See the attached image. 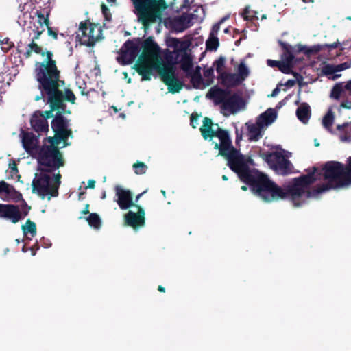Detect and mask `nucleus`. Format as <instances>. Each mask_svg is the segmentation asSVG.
Here are the masks:
<instances>
[{"mask_svg":"<svg viewBox=\"0 0 351 351\" xmlns=\"http://www.w3.org/2000/svg\"><path fill=\"white\" fill-rule=\"evenodd\" d=\"M191 45H177V65H180V68L186 75L191 72V68L193 67V58L191 54L184 52L181 58L178 60L179 51L186 50ZM193 47L194 45H192Z\"/></svg>","mask_w":351,"mask_h":351,"instance_id":"a211bd4d","label":"nucleus"},{"mask_svg":"<svg viewBox=\"0 0 351 351\" xmlns=\"http://www.w3.org/2000/svg\"><path fill=\"white\" fill-rule=\"evenodd\" d=\"M193 38L191 35L186 36L184 40L177 38V44H193Z\"/></svg>","mask_w":351,"mask_h":351,"instance_id":"de8ad7c7","label":"nucleus"},{"mask_svg":"<svg viewBox=\"0 0 351 351\" xmlns=\"http://www.w3.org/2000/svg\"><path fill=\"white\" fill-rule=\"evenodd\" d=\"M217 79L220 81L221 85L226 88L236 87L241 84L237 73L226 72L221 73V75Z\"/></svg>","mask_w":351,"mask_h":351,"instance_id":"4be33fe9","label":"nucleus"},{"mask_svg":"<svg viewBox=\"0 0 351 351\" xmlns=\"http://www.w3.org/2000/svg\"><path fill=\"white\" fill-rule=\"evenodd\" d=\"M9 167L10 169V173L12 175V177H13L14 175H17L19 173L17 164L14 160L10 162Z\"/></svg>","mask_w":351,"mask_h":351,"instance_id":"c03bdc74","label":"nucleus"},{"mask_svg":"<svg viewBox=\"0 0 351 351\" xmlns=\"http://www.w3.org/2000/svg\"><path fill=\"white\" fill-rule=\"evenodd\" d=\"M213 67L215 68L217 73L218 74L217 77H219L221 75V73L226 72L224 71L226 67V58L223 56H220L213 62Z\"/></svg>","mask_w":351,"mask_h":351,"instance_id":"473e14b6","label":"nucleus"},{"mask_svg":"<svg viewBox=\"0 0 351 351\" xmlns=\"http://www.w3.org/2000/svg\"><path fill=\"white\" fill-rule=\"evenodd\" d=\"M38 165L51 171H55L64 165V160L57 146H43L38 155Z\"/></svg>","mask_w":351,"mask_h":351,"instance_id":"6e6552de","label":"nucleus"},{"mask_svg":"<svg viewBox=\"0 0 351 351\" xmlns=\"http://www.w3.org/2000/svg\"><path fill=\"white\" fill-rule=\"evenodd\" d=\"M134 173L137 175H143L145 174L148 169V167L146 164L143 162L137 161L134 163L132 165Z\"/></svg>","mask_w":351,"mask_h":351,"instance_id":"58836bf2","label":"nucleus"},{"mask_svg":"<svg viewBox=\"0 0 351 351\" xmlns=\"http://www.w3.org/2000/svg\"><path fill=\"white\" fill-rule=\"evenodd\" d=\"M36 136L32 132L24 133L22 138V142L24 149L27 152L34 149L37 143Z\"/></svg>","mask_w":351,"mask_h":351,"instance_id":"cd10ccee","label":"nucleus"},{"mask_svg":"<svg viewBox=\"0 0 351 351\" xmlns=\"http://www.w3.org/2000/svg\"><path fill=\"white\" fill-rule=\"evenodd\" d=\"M101 9H102V12L104 13V14L106 16V17L107 16V14L108 12V8L106 7V5L104 4H102L101 5Z\"/></svg>","mask_w":351,"mask_h":351,"instance_id":"e2e57ef3","label":"nucleus"},{"mask_svg":"<svg viewBox=\"0 0 351 351\" xmlns=\"http://www.w3.org/2000/svg\"><path fill=\"white\" fill-rule=\"evenodd\" d=\"M289 74H292L296 78L295 80L299 84V85H301L302 81L303 80V77L299 73L293 71L291 69V72H290Z\"/></svg>","mask_w":351,"mask_h":351,"instance_id":"09e8293b","label":"nucleus"},{"mask_svg":"<svg viewBox=\"0 0 351 351\" xmlns=\"http://www.w3.org/2000/svg\"><path fill=\"white\" fill-rule=\"evenodd\" d=\"M282 61H276L272 60H267V64L271 67L277 66L278 69L282 72Z\"/></svg>","mask_w":351,"mask_h":351,"instance_id":"a18cd8bd","label":"nucleus"},{"mask_svg":"<svg viewBox=\"0 0 351 351\" xmlns=\"http://www.w3.org/2000/svg\"><path fill=\"white\" fill-rule=\"evenodd\" d=\"M280 88L278 87L275 88L271 94L270 95L271 97H276L279 93H280Z\"/></svg>","mask_w":351,"mask_h":351,"instance_id":"052dcab7","label":"nucleus"},{"mask_svg":"<svg viewBox=\"0 0 351 351\" xmlns=\"http://www.w3.org/2000/svg\"><path fill=\"white\" fill-rule=\"evenodd\" d=\"M89 206L90 205L88 204H86L85 205V207L83 209V210L82 211V215H87V214H90V212H89Z\"/></svg>","mask_w":351,"mask_h":351,"instance_id":"bf43d9fd","label":"nucleus"},{"mask_svg":"<svg viewBox=\"0 0 351 351\" xmlns=\"http://www.w3.org/2000/svg\"><path fill=\"white\" fill-rule=\"evenodd\" d=\"M64 143V146H68L69 143H67V140L64 139L62 136L60 135H58V134H55L54 136L53 137H49L48 138V142L51 143L49 146H57L60 144L61 142Z\"/></svg>","mask_w":351,"mask_h":351,"instance_id":"ea45409f","label":"nucleus"},{"mask_svg":"<svg viewBox=\"0 0 351 351\" xmlns=\"http://www.w3.org/2000/svg\"><path fill=\"white\" fill-rule=\"evenodd\" d=\"M47 102L49 104L50 110L42 112L43 116L46 120L49 118L53 117V112L62 111L65 114H71V111L66 110V104L65 101L70 102L73 104L75 103L76 97L73 92L68 88H64V95H45Z\"/></svg>","mask_w":351,"mask_h":351,"instance_id":"1a4fd4ad","label":"nucleus"},{"mask_svg":"<svg viewBox=\"0 0 351 351\" xmlns=\"http://www.w3.org/2000/svg\"><path fill=\"white\" fill-rule=\"evenodd\" d=\"M162 82L168 86L169 91L173 94L176 93V73H171L161 75Z\"/></svg>","mask_w":351,"mask_h":351,"instance_id":"c85d7f7f","label":"nucleus"},{"mask_svg":"<svg viewBox=\"0 0 351 351\" xmlns=\"http://www.w3.org/2000/svg\"><path fill=\"white\" fill-rule=\"evenodd\" d=\"M277 113L273 108H268L266 111L261 113L256 120V124L263 130L265 126L273 123L276 119Z\"/></svg>","mask_w":351,"mask_h":351,"instance_id":"412c9836","label":"nucleus"},{"mask_svg":"<svg viewBox=\"0 0 351 351\" xmlns=\"http://www.w3.org/2000/svg\"><path fill=\"white\" fill-rule=\"evenodd\" d=\"M47 58L43 62H36L34 69V77L38 82V88L40 95L35 98L38 101L45 95H64V90L60 89L64 85V81L60 80V71L56 62L52 59L53 53L46 51Z\"/></svg>","mask_w":351,"mask_h":351,"instance_id":"20e7f679","label":"nucleus"},{"mask_svg":"<svg viewBox=\"0 0 351 351\" xmlns=\"http://www.w3.org/2000/svg\"><path fill=\"white\" fill-rule=\"evenodd\" d=\"M114 190L117 197L116 202L121 210H126L136 205L133 202L130 191L124 189L120 186H116Z\"/></svg>","mask_w":351,"mask_h":351,"instance_id":"f3484780","label":"nucleus"},{"mask_svg":"<svg viewBox=\"0 0 351 351\" xmlns=\"http://www.w3.org/2000/svg\"><path fill=\"white\" fill-rule=\"evenodd\" d=\"M29 47L32 48V50L36 53L40 54L42 56H44L45 54H46V52H45L41 47L40 45H28Z\"/></svg>","mask_w":351,"mask_h":351,"instance_id":"49530a36","label":"nucleus"},{"mask_svg":"<svg viewBox=\"0 0 351 351\" xmlns=\"http://www.w3.org/2000/svg\"><path fill=\"white\" fill-rule=\"evenodd\" d=\"M143 48L141 45H122L116 60L122 66L129 65L139 58Z\"/></svg>","mask_w":351,"mask_h":351,"instance_id":"4468645a","label":"nucleus"},{"mask_svg":"<svg viewBox=\"0 0 351 351\" xmlns=\"http://www.w3.org/2000/svg\"><path fill=\"white\" fill-rule=\"evenodd\" d=\"M219 45H206V49L207 51H216Z\"/></svg>","mask_w":351,"mask_h":351,"instance_id":"4d7b16f0","label":"nucleus"},{"mask_svg":"<svg viewBox=\"0 0 351 351\" xmlns=\"http://www.w3.org/2000/svg\"><path fill=\"white\" fill-rule=\"evenodd\" d=\"M38 16L40 19H43V20L44 21V23H45L47 25H48V20L44 17V15H43V14H41V13H38Z\"/></svg>","mask_w":351,"mask_h":351,"instance_id":"69168bd1","label":"nucleus"},{"mask_svg":"<svg viewBox=\"0 0 351 351\" xmlns=\"http://www.w3.org/2000/svg\"><path fill=\"white\" fill-rule=\"evenodd\" d=\"M262 157L278 174L287 176L292 173L291 162L282 153L267 152Z\"/></svg>","mask_w":351,"mask_h":351,"instance_id":"9b49d317","label":"nucleus"},{"mask_svg":"<svg viewBox=\"0 0 351 351\" xmlns=\"http://www.w3.org/2000/svg\"><path fill=\"white\" fill-rule=\"evenodd\" d=\"M2 195L10 199H19L22 197V195L12 185L4 180L0 181V195Z\"/></svg>","mask_w":351,"mask_h":351,"instance_id":"5701e85b","label":"nucleus"},{"mask_svg":"<svg viewBox=\"0 0 351 351\" xmlns=\"http://www.w3.org/2000/svg\"><path fill=\"white\" fill-rule=\"evenodd\" d=\"M38 173H35L34 178L32 180V192L37 193L43 198L46 195L56 197L52 193V181L49 173H53L49 170L38 168Z\"/></svg>","mask_w":351,"mask_h":351,"instance_id":"9d476101","label":"nucleus"},{"mask_svg":"<svg viewBox=\"0 0 351 351\" xmlns=\"http://www.w3.org/2000/svg\"><path fill=\"white\" fill-rule=\"evenodd\" d=\"M138 21L146 27L161 20L162 12L167 8L165 0H132Z\"/></svg>","mask_w":351,"mask_h":351,"instance_id":"39448f33","label":"nucleus"},{"mask_svg":"<svg viewBox=\"0 0 351 351\" xmlns=\"http://www.w3.org/2000/svg\"><path fill=\"white\" fill-rule=\"evenodd\" d=\"M183 6L189 7L186 13L193 24L202 22L205 17V10L202 5H189V0H185Z\"/></svg>","mask_w":351,"mask_h":351,"instance_id":"aec40b11","label":"nucleus"},{"mask_svg":"<svg viewBox=\"0 0 351 351\" xmlns=\"http://www.w3.org/2000/svg\"><path fill=\"white\" fill-rule=\"evenodd\" d=\"M318 171L313 167L311 172L293 178L283 187L267 178L261 199L265 202L289 199L295 207H298L307 198L351 185V156L346 165L338 161H328L319 173Z\"/></svg>","mask_w":351,"mask_h":351,"instance_id":"f257e3e1","label":"nucleus"},{"mask_svg":"<svg viewBox=\"0 0 351 351\" xmlns=\"http://www.w3.org/2000/svg\"><path fill=\"white\" fill-rule=\"evenodd\" d=\"M199 115L197 112H193L191 115L190 125L192 128H196L199 124Z\"/></svg>","mask_w":351,"mask_h":351,"instance_id":"37998d69","label":"nucleus"},{"mask_svg":"<svg viewBox=\"0 0 351 351\" xmlns=\"http://www.w3.org/2000/svg\"><path fill=\"white\" fill-rule=\"evenodd\" d=\"M282 47L281 61L282 73H289L294 65L295 55L298 52H304L306 56H311L313 54L318 53L321 49V45H313L311 48L306 47L305 45H280Z\"/></svg>","mask_w":351,"mask_h":351,"instance_id":"0eeeda50","label":"nucleus"},{"mask_svg":"<svg viewBox=\"0 0 351 351\" xmlns=\"http://www.w3.org/2000/svg\"><path fill=\"white\" fill-rule=\"evenodd\" d=\"M79 30L81 33L80 44H95L103 38L102 29L98 24L91 23L89 21L81 23Z\"/></svg>","mask_w":351,"mask_h":351,"instance_id":"f8f14e48","label":"nucleus"},{"mask_svg":"<svg viewBox=\"0 0 351 351\" xmlns=\"http://www.w3.org/2000/svg\"><path fill=\"white\" fill-rule=\"evenodd\" d=\"M182 82L177 77V93L182 88Z\"/></svg>","mask_w":351,"mask_h":351,"instance_id":"0e129e2a","label":"nucleus"},{"mask_svg":"<svg viewBox=\"0 0 351 351\" xmlns=\"http://www.w3.org/2000/svg\"><path fill=\"white\" fill-rule=\"evenodd\" d=\"M204 77L203 78L205 80L204 85L210 86L213 83L215 75H214V69L213 66L204 69Z\"/></svg>","mask_w":351,"mask_h":351,"instance_id":"f704fd0d","label":"nucleus"},{"mask_svg":"<svg viewBox=\"0 0 351 351\" xmlns=\"http://www.w3.org/2000/svg\"><path fill=\"white\" fill-rule=\"evenodd\" d=\"M61 178L62 176L58 171L56 174H54L53 176V180L52 181V186H53V190L52 193L57 197L59 194L58 189L60 188V184H61Z\"/></svg>","mask_w":351,"mask_h":351,"instance_id":"4c0bfd02","label":"nucleus"},{"mask_svg":"<svg viewBox=\"0 0 351 351\" xmlns=\"http://www.w3.org/2000/svg\"><path fill=\"white\" fill-rule=\"evenodd\" d=\"M201 75V67L199 66H197L195 69L192 67L191 72L188 73L186 75Z\"/></svg>","mask_w":351,"mask_h":351,"instance_id":"8fccbe9b","label":"nucleus"},{"mask_svg":"<svg viewBox=\"0 0 351 351\" xmlns=\"http://www.w3.org/2000/svg\"><path fill=\"white\" fill-rule=\"evenodd\" d=\"M30 124L32 129L37 133L47 132L49 131L47 120L43 116L42 111H36L32 116Z\"/></svg>","mask_w":351,"mask_h":351,"instance_id":"6ab92c4d","label":"nucleus"},{"mask_svg":"<svg viewBox=\"0 0 351 351\" xmlns=\"http://www.w3.org/2000/svg\"><path fill=\"white\" fill-rule=\"evenodd\" d=\"M143 44H155L152 38L149 37L147 39H146Z\"/></svg>","mask_w":351,"mask_h":351,"instance_id":"338daca9","label":"nucleus"},{"mask_svg":"<svg viewBox=\"0 0 351 351\" xmlns=\"http://www.w3.org/2000/svg\"><path fill=\"white\" fill-rule=\"evenodd\" d=\"M237 77H239V80H241V82L242 83L249 75L250 72L246 66V65L244 63H241L238 66V73Z\"/></svg>","mask_w":351,"mask_h":351,"instance_id":"e433bc0d","label":"nucleus"},{"mask_svg":"<svg viewBox=\"0 0 351 351\" xmlns=\"http://www.w3.org/2000/svg\"><path fill=\"white\" fill-rule=\"evenodd\" d=\"M295 80L290 79L285 82V86H286L287 87H293V86H295Z\"/></svg>","mask_w":351,"mask_h":351,"instance_id":"864d4df0","label":"nucleus"},{"mask_svg":"<svg viewBox=\"0 0 351 351\" xmlns=\"http://www.w3.org/2000/svg\"><path fill=\"white\" fill-rule=\"evenodd\" d=\"M95 186V181L94 180H89L88 182V185L86 189H94Z\"/></svg>","mask_w":351,"mask_h":351,"instance_id":"6e6d98bb","label":"nucleus"},{"mask_svg":"<svg viewBox=\"0 0 351 351\" xmlns=\"http://www.w3.org/2000/svg\"><path fill=\"white\" fill-rule=\"evenodd\" d=\"M235 134H236V143H238L242 139L243 131L242 130L240 131L238 129H236Z\"/></svg>","mask_w":351,"mask_h":351,"instance_id":"3c124183","label":"nucleus"},{"mask_svg":"<svg viewBox=\"0 0 351 351\" xmlns=\"http://www.w3.org/2000/svg\"><path fill=\"white\" fill-rule=\"evenodd\" d=\"M88 225L96 230L101 227V220L99 215L96 213H90L86 218Z\"/></svg>","mask_w":351,"mask_h":351,"instance_id":"c756f323","label":"nucleus"},{"mask_svg":"<svg viewBox=\"0 0 351 351\" xmlns=\"http://www.w3.org/2000/svg\"><path fill=\"white\" fill-rule=\"evenodd\" d=\"M186 76L191 78V82L195 88H204L207 86L204 85L205 80L202 75H189Z\"/></svg>","mask_w":351,"mask_h":351,"instance_id":"2f4dec72","label":"nucleus"},{"mask_svg":"<svg viewBox=\"0 0 351 351\" xmlns=\"http://www.w3.org/2000/svg\"><path fill=\"white\" fill-rule=\"evenodd\" d=\"M334 121V113L332 108H329L327 113L323 117L322 125L326 129H329L332 127Z\"/></svg>","mask_w":351,"mask_h":351,"instance_id":"c9c22d12","label":"nucleus"},{"mask_svg":"<svg viewBox=\"0 0 351 351\" xmlns=\"http://www.w3.org/2000/svg\"><path fill=\"white\" fill-rule=\"evenodd\" d=\"M345 88L348 90L351 91V80L348 81L345 85Z\"/></svg>","mask_w":351,"mask_h":351,"instance_id":"774afa93","label":"nucleus"},{"mask_svg":"<svg viewBox=\"0 0 351 351\" xmlns=\"http://www.w3.org/2000/svg\"><path fill=\"white\" fill-rule=\"evenodd\" d=\"M21 228L25 235H26L27 233H29L32 237H34L36 234V223L32 221L30 219H27L26 221V225H23Z\"/></svg>","mask_w":351,"mask_h":351,"instance_id":"72a5a7b5","label":"nucleus"},{"mask_svg":"<svg viewBox=\"0 0 351 351\" xmlns=\"http://www.w3.org/2000/svg\"><path fill=\"white\" fill-rule=\"evenodd\" d=\"M39 249V245L38 243H36L34 245H33L32 247H30V250H31V252H32V256H35L36 255V251Z\"/></svg>","mask_w":351,"mask_h":351,"instance_id":"5fc2aeb1","label":"nucleus"},{"mask_svg":"<svg viewBox=\"0 0 351 351\" xmlns=\"http://www.w3.org/2000/svg\"><path fill=\"white\" fill-rule=\"evenodd\" d=\"M229 18L228 16L222 18L218 23H215L210 32L209 37L205 44H219L217 33L220 29V25Z\"/></svg>","mask_w":351,"mask_h":351,"instance_id":"bb28decb","label":"nucleus"},{"mask_svg":"<svg viewBox=\"0 0 351 351\" xmlns=\"http://www.w3.org/2000/svg\"><path fill=\"white\" fill-rule=\"evenodd\" d=\"M31 207L25 202L20 210L19 206L14 204H0V217L10 220L13 223H16L26 217Z\"/></svg>","mask_w":351,"mask_h":351,"instance_id":"ddd939ff","label":"nucleus"},{"mask_svg":"<svg viewBox=\"0 0 351 351\" xmlns=\"http://www.w3.org/2000/svg\"><path fill=\"white\" fill-rule=\"evenodd\" d=\"M134 207L137 208V212L135 213L129 210L128 213L125 215L124 219L128 226L132 227L134 230H137L145 226V213L144 209L141 206L136 205Z\"/></svg>","mask_w":351,"mask_h":351,"instance_id":"dca6fc26","label":"nucleus"},{"mask_svg":"<svg viewBox=\"0 0 351 351\" xmlns=\"http://www.w3.org/2000/svg\"><path fill=\"white\" fill-rule=\"evenodd\" d=\"M216 104H221V108L232 114H235L245 106L243 97L237 93L231 95L230 90L214 86L208 93Z\"/></svg>","mask_w":351,"mask_h":351,"instance_id":"423d86ee","label":"nucleus"},{"mask_svg":"<svg viewBox=\"0 0 351 351\" xmlns=\"http://www.w3.org/2000/svg\"><path fill=\"white\" fill-rule=\"evenodd\" d=\"M247 136L250 141H258L263 136V129L256 123H245Z\"/></svg>","mask_w":351,"mask_h":351,"instance_id":"b1692460","label":"nucleus"},{"mask_svg":"<svg viewBox=\"0 0 351 351\" xmlns=\"http://www.w3.org/2000/svg\"><path fill=\"white\" fill-rule=\"evenodd\" d=\"M193 25V23L187 13L184 12L180 16H177V33L184 32Z\"/></svg>","mask_w":351,"mask_h":351,"instance_id":"a878e982","label":"nucleus"},{"mask_svg":"<svg viewBox=\"0 0 351 351\" xmlns=\"http://www.w3.org/2000/svg\"><path fill=\"white\" fill-rule=\"evenodd\" d=\"M258 12L250 9V5H246L243 9L241 16L245 21L254 22L258 19L257 16Z\"/></svg>","mask_w":351,"mask_h":351,"instance_id":"7c9ffc66","label":"nucleus"},{"mask_svg":"<svg viewBox=\"0 0 351 351\" xmlns=\"http://www.w3.org/2000/svg\"><path fill=\"white\" fill-rule=\"evenodd\" d=\"M234 36L233 37L237 38L238 37V38L235 40L234 42V44L235 45H237V44H240V43L246 38V33H247V31H245V29L242 30L241 32L239 31L238 29H234Z\"/></svg>","mask_w":351,"mask_h":351,"instance_id":"a19ab883","label":"nucleus"},{"mask_svg":"<svg viewBox=\"0 0 351 351\" xmlns=\"http://www.w3.org/2000/svg\"><path fill=\"white\" fill-rule=\"evenodd\" d=\"M15 47V45H6V47H4L3 45H1V49L4 52H8L12 47Z\"/></svg>","mask_w":351,"mask_h":351,"instance_id":"13d9d810","label":"nucleus"},{"mask_svg":"<svg viewBox=\"0 0 351 351\" xmlns=\"http://www.w3.org/2000/svg\"><path fill=\"white\" fill-rule=\"evenodd\" d=\"M341 107L346 109L351 108V101L346 100L341 104Z\"/></svg>","mask_w":351,"mask_h":351,"instance_id":"603ef678","label":"nucleus"},{"mask_svg":"<svg viewBox=\"0 0 351 351\" xmlns=\"http://www.w3.org/2000/svg\"><path fill=\"white\" fill-rule=\"evenodd\" d=\"M32 51H33L32 48L29 47V48L26 50V51L24 53L25 58H29L31 56V53H32Z\"/></svg>","mask_w":351,"mask_h":351,"instance_id":"680f3d73","label":"nucleus"},{"mask_svg":"<svg viewBox=\"0 0 351 351\" xmlns=\"http://www.w3.org/2000/svg\"><path fill=\"white\" fill-rule=\"evenodd\" d=\"M343 91V88L341 84H335L332 90L330 96L336 99H338Z\"/></svg>","mask_w":351,"mask_h":351,"instance_id":"79ce46f5","label":"nucleus"},{"mask_svg":"<svg viewBox=\"0 0 351 351\" xmlns=\"http://www.w3.org/2000/svg\"><path fill=\"white\" fill-rule=\"evenodd\" d=\"M144 47L133 69L141 76L142 81H149L154 72L160 75L176 73V45H167L172 48L171 52L166 49L163 53L160 45H141Z\"/></svg>","mask_w":351,"mask_h":351,"instance_id":"7ed1b4c3","label":"nucleus"},{"mask_svg":"<svg viewBox=\"0 0 351 351\" xmlns=\"http://www.w3.org/2000/svg\"><path fill=\"white\" fill-rule=\"evenodd\" d=\"M62 111L56 112L54 118L52 119L51 125L54 134L60 135L64 139L73 136V132L69 128V120L64 117Z\"/></svg>","mask_w":351,"mask_h":351,"instance_id":"2eb2a0df","label":"nucleus"},{"mask_svg":"<svg viewBox=\"0 0 351 351\" xmlns=\"http://www.w3.org/2000/svg\"><path fill=\"white\" fill-rule=\"evenodd\" d=\"M213 121L208 117H204L203 125L199 128L204 139L218 137L220 143H215L214 148L219 149V154L225 157L228 161V166L239 179L247 184L252 192L261 198L268 176L256 169H251L245 156L239 150L234 148L227 130L218 127L216 131L212 128Z\"/></svg>","mask_w":351,"mask_h":351,"instance_id":"f03ea898","label":"nucleus"},{"mask_svg":"<svg viewBox=\"0 0 351 351\" xmlns=\"http://www.w3.org/2000/svg\"><path fill=\"white\" fill-rule=\"evenodd\" d=\"M298 119L303 123H306L311 117V108L306 103H302L296 110Z\"/></svg>","mask_w":351,"mask_h":351,"instance_id":"393cba45","label":"nucleus"}]
</instances>
